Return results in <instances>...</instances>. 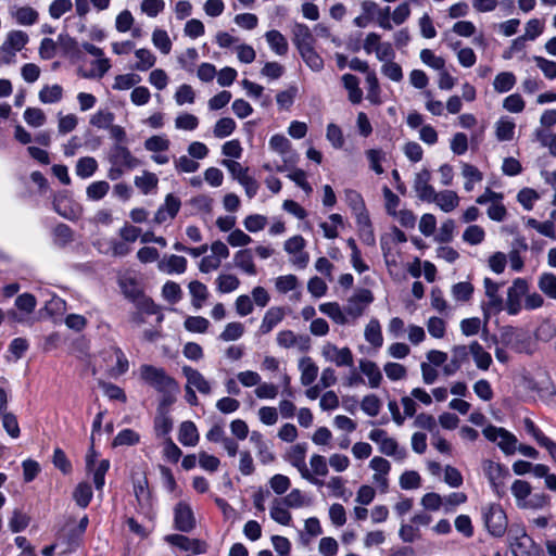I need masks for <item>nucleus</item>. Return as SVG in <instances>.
Returning a JSON list of instances; mask_svg holds the SVG:
<instances>
[{"label":"nucleus","mask_w":556,"mask_h":556,"mask_svg":"<svg viewBox=\"0 0 556 556\" xmlns=\"http://www.w3.org/2000/svg\"><path fill=\"white\" fill-rule=\"evenodd\" d=\"M482 519L488 532L494 538H502L507 531L508 518L503 507L493 503L482 509Z\"/></svg>","instance_id":"obj_1"},{"label":"nucleus","mask_w":556,"mask_h":556,"mask_svg":"<svg viewBox=\"0 0 556 556\" xmlns=\"http://www.w3.org/2000/svg\"><path fill=\"white\" fill-rule=\"evenodd\" d=\"M529 290V285L523 278H516L507 291L506 311L509 315H517L521 309V298Z\"/></svg>","instance_id":"obj_2"},{"label":"nucleus","mask_w":556,"mask_h":556,"mask_svg":"<svg viewBox=\"0 0 556 556\" xmlns=\"http://www.w3.org/2000/svg\"><path fill=\"white\" fill-rule=\"evenodd\" d=\"M108 160L111 165H119L128 170L141 165V161L134 156L127 147L118 143L111 148Z\"/></svg>","instance_id":"obj_3"},{"label":"nucleus","mask_w":556,"mask_h":556,"mask_svg":"<svg viewBox=\"0 0 556 556\" xmlns=\"http://www.w3.org/2000/svg\"><path fill=\"white\" fill-rule=\"evenodd\" d=\"M28 42V36L22 30H12L8 34L7 40L0 47V54L8 53L3 63L10 64L17 51H21Z\"/></svg>","instance_id":"obj_4"},{"label":"nucleus","mask_w":556,"mask_h":556,"mask_svg":"<svg viewBox=\"0 0 556 556\" xmlns=\"http://www.w3.org/2000/svg\"><path fill=\"white\" fill-rule=\"evenodd\" d=\"M306 443H298L294 446H292V450L289 454V462L292 466L296 467L299 471L301 472V476L308 480L309 482L318 485H323L324 482L314 476L311 475L308 471L306 464H305V455H306Z\"/></svg>","instance_id":"obj_5"},{"label":"nucleus","mask_w":556,"mask_h":556,"mask_svg":"<svg viewBox=\"0 0 556 556\" xmlns=\"http://www.w3.org/2000/svg\"><path fill=\"white\" fill-rule=\"evenodd\" d=\"M374 302V294L369 289H358L349 300L345 313L354 318L363 315L366 306Z\"/></svg>","instance_id":"obj_6"},{"label":"nucleus","mask_w":556,"mask_h":556,"mask_svg":"<svg viewBox=\"0 0 556 556\" xmlns=\"http://www.w3.org/2000/svg\"><path fill=\"white\" fill-rule=\"evenodd\" d=\"M175 529L191 532L195 528V518L189 504L179 502L174 509Z\"/></svg>","instance_id":"obj_7"},{"label":"nucleus","mask_w":556,"mask_h":556,"mask_svg":"<svg viewBox=\"0 0 556 556\" xmlns=\"http://www.w3.org/2000/svg\"><path fill=\"white\" fill-rule=\"evenodd\" d=\"M165 541L182 551H191L193 554H204L207 544L199 539H190L182 534H169L165 536Z\"/></svg>","instance_id":"obj_8"},{"label":"nucleus","mask_w":556,"mask_h":556,"mask_svg":"<svg viewBox=\"0 0 556 556\" xmlns=\"http://www.w3.org/2000/svg\"><path fill=\"white\" fill-rule=\"evenodd\" d=\"M431 173L425 168L420 170L414 180V190L417 193L419 200L431 203V200L435 198V190L430 185Z\"/></svg>","instance_id":"obj_9"},{"label":"nucleus","mask_w":556,"mask_h":556,"mask_svg":"<svg viewBox=\"0 0 556 556\" xmlns=\"http://www.w3.org/2000/svg\"><path fill=\"white\" fill-rule=\"evenodd\" d=\"M323 355L326 359L334 363L339 367L353 366V354L349 348L339 349L332 343H327L323 348Z\"/></svg>","instance_id":"obj_10"},{"label":"nucleus","mask_w":556,"mask_h":556,"mask_svg":"<svg viewBox=\"0 0 556 556\" xmlns=\"http://www.w3.org/2000/svg\"><path fill=\"white\" fill-rule=\"evenodd\" d=\"M484 289H485V295L489 298V302L486 306H483V314L484 318L489 319L490 317V309H494L495 312H500L503 306V300L498 295V283L493 281L491 278H484Z\"/></svg>","instance_id":"obj_11"},{"label":"nucleus","mask_w":556,"mask_h":556,"mask_svg":"<svg viewBox=\"0 0 556 556\" xmlns=\"http://www.w3.org/2000/svg\"><path fill=\"white\" fill-rule=\"evenodd\" d=\"M187 258L180 255L172 254L169 256L163 257L159 264L157 268L160 271L165 273L167 275L174 274H184L187 269Z\"/></svg>","instance_id":"obj_12"},{"label":"nucleus","mask_w":556,"mask_h":556,"mask_svg":"<svg viewBox=\"0 0 556 556\" xmlns=\"http://www.w3.org/2000/svg\"><path fill=\"white\" fill-rule=\"evenodd\" d=\"M293 43L299 52L313 47L315 39L307 25L296 23L293 28Z\"/></svg>","instance_id":"obj_13"},{"label":"nucleus","mask_w":556,"mask_h":556,"mask_svg":"<svg viewBox=\"0 0 556 556\" xmlns=\"http://www.w3.org/2000/svg\"><path fill=\"white\" fill-rule=\"evenodd\" d=\"M233 263L236 267L240 268L249 276H255L257 274L251 249H242L236 252Z\"/></svg>","instance_id":"obj_14"},{"label":"nucleus","mask_w":556,"mask_h":556,"mask_svg":"<svg viewBox=\"0 0 556 556\" xmlns=\"http://www.w3.org/2000/svg\"><path fill=\"white\" fill-rule=\"evenodd\" d=\"M58 45L64 55L73 60H78L81 58V51L77 40L68 34H60L58 36Z\"/></svg>","instance_id":"obj_15"},{"label":"nucleus","mask_w":556,"mask_h":556,"mask_svg":"<svg viewBox=\"0 0 556 556\" xmlns=\"http://www.w3.org/2000/svg\"><path fill=\"white\" fill-rule=\"evenodd\" d=\"M431 203H437L443 212L448 213L457 207L459 198L453 190H444L441 192L435 191V198L431 200Z\"/></svg>","instance_id":"obj_16"},{"label":"nucleus","mask_w":556,"mask_h":556,"mask_svg":"<svg viewBox=\"0 0 556 556\" xmlns=\"http://www.w3.org/2000/svg\"><path fill=\"white\" fill-rule=\"evenodd\" d=\"M364 337L365 340L374 348L378 349L382 346L383 336L380 321L377 318H371L369 320L365 328Z\"/></svg>","instance_id":"obj_17"},{"label":"nucleus","mask_w":556,"mask_h":556,"mask_svg":"<svg viewBox=\"0 0 556 556\" xmlns=\"http://www.w3.org/2000/svg\"><path fill=\"white\" fill-rule=\"evenodd\" d=\"M283 316L281 307H270L263 317L260 332L263 334L270 332L283 319Z\"/></svg>","instance_id":"obj_18"},{"label":"nucleus","mask_w":556,"mask_h":556,"mask_svg":"<svg viewBox=\"0 0 556 556\" xmlns=\"http://www.w3.org/2000/svg\"><path fill=\"white\" fill-rule=\"evenodd\" d=\"M179 442L185 446H194L199 441L198 429L193 421H184L179 427Z\"/></svg>","instance_id":"obj_19"},{"label":"nucleus","mask_w":556,"mask_h":556,"mask_svg":"<svg viewBox=\"0 0 556 556\" xmlns=\"http://www.w3.org/2000/svg\"><path fill=\"white\" fill-rule=\"evenodd\" d=\"M118 285L124 296L131 303H135L144 293L135 278H122Z\"/></svg>","instance_id":"obj_20"},{"label":"nucleus","mask_w":556,"mask_h":556,"mask_svg":"<svg viewBox=\"0 0 556 556\" xmlns=\"http://www.w3.org/2000/svg\"><path fill=\"white\" fill-rule=\"evenodd\" d=\"M342 84L349 92V100L353 104L361 103V101L363 99V91L359 88L358 78L353 74H344L342 76Z\"/></svg>","instance_id":"obj_21"},{"label":"nucleus","mask_w":556,"mask_h":556,"mask_svg":"<svg viewBox=\"0 0 556 556\" xmlns=\"http://www.w3.org/2000/svg\"><path fill=\"white\" fill-rule=\"evenodd\" d=\"M265 38L270 49L278 55H285L288 52L289 46L286 37L276 29L268 30Z\"/></svg>","instance_id":"obj_22"},{"label":"nucleus","mask_w":556,"mask_h":556,"mask_svg":"<svg viewBox=\"0 0 556 556\" xmlns=\"http://www.w3.org/2000/svg\"><path fill=\"white\" fill-rule=\"evenodd\" d=\"M140 377L146 382H174L172 378L166 376L164 369L152 365H142L140 368Z\"/></svg>","instance_id":"obj_23"},{"label":"nucleus","mask_w":556,"mask_h":556,"mask_svg":"<svg viewBox=\"0 0 556 556\" xmlns=\"http://www.w3.org/2000/svg\"><path fill=\"white\" fill-rule=\"evenodd\" d=\"M483 471L489 479V482L503 480L509 477V470L502 464L494 463L492 460H484Z\"/></svg>","instance_id":"obj_24"},{"label":"nucleus","mask_w":556,"mask_h":556,"mask_svg":"<svg viewBox=\"0 0 556 556\" xmlns=\"http://www.w3.org/2000/svg\"><path fill=\"white\" fill-rule=\"evenodd\" d=\"M92 64L97 67V71H84L83 68L78 70V75L86 79H92V78H102L111 68V63L108 58H99L96 61L92 62Z\"/></svg>","instance_id":"obj_25"},{"label":"nucleus","mask_w":556,"mask_h":556,"mask_svg":"<svg viewBox=\"0 0 556 556\" xmlns=\"http://www.w3.org/2000/svg\"><path fill=\"white\" fill-rule=\"evenodd\" d=\"M469 351L473 356L475 363L480 369H488L492 363V357L489 352H486L480 343L477 341L472 342L469 345Z\"/></svg>","instance_id":"obj_26"},{"label":"nucleus","mask_w":556,"mask_h":556,"mask_svg":"<svg viewBox=\"0 0 556 556\" xmlns=\"http://www.w3.org/2000/svg\"><path fill=\"white\" fill-rule=\"evenodd\" d=\"M532 392H536L541 401L549 406L556 407L555 384H528Z\"/></svg>","instance_id":"obj_27"},{"label":"nucleus","mask_w":556,"mask_h":556,"mask_svg":"<svg viewBox=\"0 0 556 556\" xmlns=\"http://www.w3.org/2000/svg\"><path fill=\"white\" fill-rule=\"evenodd\" d=\"M98 169V162L92 156L80 157L76 163V175L80 178L91 177Z\"/></svg>","instance_id":"obj_28"},{"label":"nucleus","mask_w":556,"mask_h":556,"mask_svg":"<svg viewBox=\"0 0 556 556\" xmlns=\"http://www.w3.org/2000/svg\"><path fill=\"white\" fill-rule=\"evenodd\" d=\"M516 84V76L511 72H501L493 81L494 90L498 93L510 91Z\"/></svg>","instance_id":"obj_29"},{"label":"nucleus","mask_w":556,"mask_h":556,"mask_svg":"<svg viewBox=\"0 0 556 556\" xmlns=\"http://www.w3.org/2000/svg\"><path fill=\"white\" fill-rule=\"evenodd\" d=\"M189 292L192 296V305L195 308H201L203 305V302L208 296L207 288L204 283L198 280H193L188 286Z\"/></svg>","instance_id":"obj_30"},{"label":"nucleus","mask_w":556,"mask_h":556,"mask_svg":"<svg viewBox=\"0 0 556 556\" xmlns=\"http://www.w3.org/2000/svg\"><path fill=\"white\" fill-rule=\"evenodd\" d=\"M73 498L79 507L86 508L92 500L91 485L88 482H79L73 492Z\"/></svg>","instance_id":"obj_31"},{"label":"nucleus","mask_w":556,"mask_h":556,"mask_svg":"<svg viewBox=\"0 0 556 556\" xmlns=\"http://www.w3.org/2000/svg\"><path fill=\"white\" fill-rule=\"evenodd\" d=\"M140 442V435L132 429H123L117 433V435L113 439L112 446H132Z\"/></svg>","instance_id":"obj_32"},{"label":"nucleus","mask_w":556,"mask_h":556,"mask_svg":"<svg viewBox=\"0 0 556 556\" xmlns=\"http://www.w3.org/2000/svg\"><path fill=\"white\" fill-rule=\"evenodd\" d=\"M113 354H114L116 364H115V366H112L109 369V372L112 378L116 379L128 370L129 362H128L125 353L119 348H114Z\"/></svg>","instance_id":"obj_33"},{"label":"nucleus","mask_w":556,"mask_h":556,"mask_svg":"<svg viewBox=\"0 0 556 556\" xmlns=\"http://www.w3.org/2000/svg\"><path fill=\"white\" fill-rule=\"evenodd\" d=\"M319 311L339 325L346 323L345 315L337 302L323 303L319 305Z\"/></svg>","instance_id":"obj_34"},{"label":"nucleus","mask_w":556,"mask_h":556,"mask_svg":"<svg viewBox=\"0 0 556 556\" xmlns=\"http://www.w3.org/2000/svg\"><path fill=\"white\" fill-rule=\"evenodd\" d=\"M379 450L382 454L387 456H393L397 460H402L406 457V450L400 447L396 440L393 438H388L382 441V444L379 446Z\"/></svg>","instance_id":"obj_35"},{"label":"nucleus","mask_w":556,"mask_h":556,"mask_svg":"<svg viewBox=\"0 0 556 556\" xmlns=\"http://www.w3.org/2000/svg\"><path fill=\"white\" fill-rule=\"evenodd\" d=\"M53 237L54 243L61 248L66 247L68 243L73 241V230L72 228L63 223L58 224L53 228Z\"/></svg>","instance_id":"obj_36"},{"label":"nucleus","mask_w":556,"mask_h":556,"mask_svg":"<svg viewBox=\"0 0 556 556\" xmlns=\"http://www.w3.org/2000/svg\"><path fill=\"white\" fill-rule=\"evenodd\" d=\"M305 64L314 72H319L324 68L323 58L315 51L314 47L307 48L299 52Z\"/></svg>","instance_id":"obj_37"},{"label":"nucleus","mask_w":556,"mask_h":556,"mask_svg":"<svg viewBox=\"0 0 556 556\" xmlns=\"http://www.w3.org/2000/svg\"><path fill=\"white\" fill-rule=\"evenodd\" d=\"M159 179L155 174L144 172L142 176L135 177V185L143 194L150 193L157 187Z\"/></svg>","instance_id":"obj_38"},{"label":"nucleus","mask_w":556,"mask_h":556,"mask_svg":"<svg viewBox=\"0 0 556 556\" xmlns=\"http://www.w3.org/2000/svg\"><path fill=\"white\" fill-rule=\"evenodd\" d=\"M62 97L63 88L58 84L45 86L39 92V99L42 103H56Z\"/></svg>","instance_id":"obj_39"},{"label":"nucleus","mask_w":556,"mask_h":556,"mask_svg":"<svg viewBox=\"0 0 556 556\" xmlns=\"http://www.w3.org/2000/svg\"><path fill=\"white\" fill-rule=\"evenodd\" d=\"M359 369L362 374H364L369 379V382L382 381L381 370L375 362L369 359H361Z\"/></svg>","instance_id":"obj_40"},{"label":"nucleus","mask_w":556,"mask_h":556,"mask_svg":"<svg viewBox=\"0 0 556 556\" xmlns=\"http://www.w3.org/2000/svg\"><path fill=\"white\" fill-rule=\"evenodd\" d=\"M141 81V77L138 74L128 73L123 75H117L114 79V84L112 88L114 90H128L139 84Z\"/></svg>","instance_id":"obj_41"},{"label":"nucleus","mask_w":556,"mask_h":556,"mask_svg":"<svg viewBox=\"0 0 556 556\" xmlns=\"http://www.w3.org/2000/svg\"><path fill=\"white\" fill-rule=\"evenodd\" d=\"M135 54L138 59V62L135 64L136 70L144 72L154 66L156 58L150 50L138 49Z\"/></svg>","instance_id":"obj_42"},{"label":"nucleus","mask_w":556,"mask_h":556,"mask_svg":"<svg viewBox=\"0 0 556 556\" xmlns=\"http://www.w3.org/2000/svg\"><path fill=\"white\" fill-rule=\"evenodd\" d=\"M515 123L509 119L501 118L496 122L495 135L500 141H509L514 138Z\"/></svg>","instance_id":"obj_43"},{"label":"nucleus","mask_w":556,"mask_h":556,"mask_svg":"<svg viewBox=\"0 0 556 556\" xmlns=\"http://www.w3.org/2000/svg\"><path fill=\"white\" fill-rule=\"evenodd\" d=\"M236 126V122L231 117H222L214 126V136L216 138H226L235 131Z\"/></svg>","instance_id":"obj_44"},{"label":"nucleus","mask_w":556,"mask_h":556,"mask_svg":"<svg viewBox=\"0 0 556 556\" xmlns=\"http://www.w3.org/2000/svg\"><path fill=\"white\" fill-rule=\"evenodd\" d=\"M301 382H314L317 378L318 368L309 357L302 358L300 362Z\"/></svg>","instance_id":"obj_45"},{"label":"nucleus","mask_w":556,"mask_h":556,"mask_svg":"<svg viewBox=\"0 0 556 556\" xmlns=\"http://www.w3.org/2000/svg\"><path fill=\"white\" fill-rule=\"evenodd\" d=\"M366 83L368 86L367 99L372 104L380 103V86L375 72H368L366 76Z\"/></svg>","instance_id":"obj_46"},{"label":"nucleus","mask_w":556,"mask_h":556,"mask_svg":"<svg viewBox=\"0 0 556 556\" xmlns=\"http://www.w3.org/2000/svg\"><path fill=\"white\" fill-rule=\"evenodd\" d=\"M244 327L239 321H232L226 325L224 331L219 334L222 341H236L242 337Z\"/></svg>","instance_id":"obj_47"},{"label":"nucleus","mask_w":556,"mask_h":556,"mask_svg":"<svg viewBox=\"0 0 556 556\" xmlns=\"http://www.w3.org/2000/svg\"><path fill=\"white\" fill-rule=\"evenodd\" d=\"M539 288L551 299H556V276L552 273H544L539 279Z\"/></svg>","instance_id":"obj_48"},{"label":"nucleus","mask_w":556,"mask_h":556,"mask_svg":"<svg viewBox=\"0 0 556 556\" xmlns=\"http://www.w3.org/2000/svg\"><path fill=\"white\" fill-rule=\"evenodd\" d=\"M162 295L169 303L176 304L181 300L182 291L177 282L169 280L162 287Z\"/></svg>","instance_id":"obj_49"},{"label":"nucleus","mask_w":556,"mask_h":556,"mask_svg":"<svg viewBox=\"0 0 556 556\" xmlns=\"http://www.w3.org/2000/svg\"><path fill=\"white\" fill-rule=\"evenodd\" d=\"M109 190H110L109 182L104 181V180H100V181H94V182L90 184L87 187L86 193H87L88 199H90L92 201H99L106 195Z\"/></svg>","instance_id":"obj_50"},{"label":"nucleus","mask_w":556,"mask_h":556,"mask_svg":"<svg viewBox=\"0 0 556 556\" xmlns=\"http://www.w3.org/2000/svg\"><path fill=\"white\" fill-rule=\"evenodd\" d=\"M184 326L190 332L204 333L208 329L210 321L202 316H189L186 318Z\"/></svg>","instance_id":"obj_51"},{"label":"nucleus","mask_w":556,"mask_h":556,"mask_svg":"<svg viewBox=\"0 0 556 556\" xmlns=\"http://www.w3.org/2000/svg\"><path fill=\"white\" fill-rule=\"evenodd\" d=\"M20 25H34L38 21V12L30 7L18 8L14 14Z\"/></svg>","instance_id":"obj_52"},{"label":"nucleus","mask_w":556,"mask_h":556,"mask_svg":"<svg viewBox=\"0 0 556 556\" xmlns=\"http://www.w3.org/2000/svg\"><path fill=\"white\" fill-rule=\"evenodd\" d=\"M52 463L63 475H70L73 470L72 463L67 458L65 452L60 447L54 450Z\"/></svg>","instance_id":"obj_53"},{"label":"nucleus","mask_w":556,"mask_h":556,"mask_svg":"<svg viewBox=\"0 0 556 556\" xmlns=\"http://www.w3.org/2000/svg\"><path fill=\"white\" fill-rule=\"evenodd\" d=\"M217 289L222 293H230L238 289L240 281L239 279L231 274L220 275L216 279Z\"/></svg>","instance_id":"obj_54"},{"label":"nucleus","mask_w":556,"mask_h":556,"mask_svg":"<svg viewBox=\"0 0 556 556\" xmlns=\"http://www.w3.org/2000/svg\"><path fill=\"white\" fill-rule=\"evenodd\" d=\"M298 93L295 86L289 87L287 90L280 91L276 96V101L280 110H289L293 103Z\"/></svg>","instance_id":"obj_55"},{"label":"nucleus","mask_w":556,"mask_h":556,"mask_svg":"<svg viewBox=\"0 0 556 556\" xmlns=\"http://www.w3.org/2000/svg\"><path fill=\"white\" fill-rule=\"evenodd\" d=\"M473 293V286L468 281L455 283L452 288L453 298L457 301H469Z\"/></svg>","instance_id":"obj_56"},{"label":"nucleus","mask_w":556,"mask_h":556,"mask_svg":"<svg viewBox=\"0 0 556 556\" xmlns=\"http://www.w3.org/2000/svg\"><path fill=\"white\" fill-rule=\"evenodd\" d=\"M153 45L164 54H168L172 49V41L166 30L155 29L152 34Z\"/></svg>","instance_id":"obj_57"},{"label":"nucleus","mask_w":556,"mask_h":556,"mask_svg":"<svg viewBox=\"0 0 556 556\" xmlns=\"http://www.w3.org/2000/svg\"><path fill=\"white\" fill-rule=\"evenodd\" d=\"M521 333L513 327H507L502 332V342L517 352H522L519 346Z\"/></svg>","instance_id":"obj_58"},{"label":"nucleus","mask_w":556,"mask_h":556,"mask_svg":"<svg viewBox=\"0 0 556 556\" xmlns=\"http://www.w3.org/2000/svg\"><path fill=\"white\" fill-rule=\"evenodd\" d=\"M135 495L141 505H149L151 493L148 488V479L144 476L142 479L137 480L134 483Z\"/></svg>","instance_id":"obj_59"},{"label":"nucleus","mask_w":556,"mask_h":556,"mask_svg":"<svg viewBox=\"0 0 556 556\" xmlns=\"http://www.w3.org/2000/svg\"><path fill=\"white\" fill-rule=\"evenodd\" d=\"M531 490L530 483L525 480H515L511 485V493L516 497L517 504L526 502L527 497L531 495Z\"/></svg>","instance_id":"obj_60"},{"label":"nucleus","mask_w":556,"mask_h":556,"mask_svg":"<svg viewBox=\"0 0 556 556\" xmlns=\"http://www.w3.org/2000/svg\"><path fill=\"white\" fill-rule=\"evenodd\" d=\"M24 119L31 127H40L46 123V115L41 109L27 108L24 112Z\"/></svg>","instance_id":"obj_61"},{"label":"nucleus","mask_w":556,"mask_h":556,"mask_svg":"<svg viewBox=\"0 0 556 556\" xmlns=\"http://www.w3.org/2000/svg\"><path fill=\"white\" fill-rule=\"evenodd\" d=\"M484 236L485 233L482 227L478 225H471L465 229L463 239L465 242L476 245L484 240Z\"/></svg>","instance_id":"obj_62"},{"label":"nucleus","mask_w":556,"mask_h":556,"mask_svg":"<svg viewBox=\"0 0 556 556\" xmlns=\"http://www.w3.org/2000/svg\"><path fill=\"white\" fill-rule=\"evenodd\" d=\"M500 442L497 443L498 447L505 453L506 455H513L517 450V438L504 429L502 435H500Z\"/></svg>","instance_id":"obj_63"},{"label":"nucleus","mask_w":556,"mask_h":556,"mask_svg":"<svg viewBox=\"0 0 556 556\" xmlns=\"http://www.w3.org/2000/svg\"><path fill=\"white\" fill-rule=\"evenodd\" d=\"M536 66L543 72L544 76L548 79L556 78V62L547 60L543 56H534Z\"/></svg>","instance_id":"obj_64"}]
</instances>
